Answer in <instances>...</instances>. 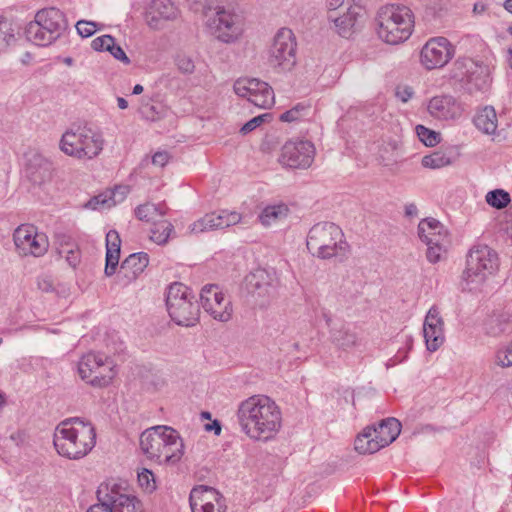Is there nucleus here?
<instances>
[{"label":"nucleus","mask_w":512,"mask_h":512,"mask_svg":"<svg viewBox=\"0 0 512 512\" xmlns=\"http://www.w3.org/2000/svg\"><path fill=\"white\" fill-rule=\"evenodd\" d=\"M204 430L206 432H213L215 435L218 436L221 434V430H222L221 423L219 420L215 419L211 423L205 424Z\"/></svg>","instance_id":"58"},{"label":"nucleus","mask_w":512,"mask_h":512,"mask_svg":"<svg viewBox=\"0 0 512 512\" xmlns=\"http://www.w3.org/2000/svg\"><path fill=\"white\" fill-rule=\"evenodd\" d=\"M465 71L464 88L469 94L484 92L489 86V70L486 65L467 58L461 62Z\"/></svg>","instance_id":"22"},{"label":"nucleus","mask_w":512,"mask_h":512,"mask_svg":"<svg viewBox=\"0 0 512 512\" xmlns=\"http://www.w3.org/2000/svg\"><path fill=\"white\" fill-rule=\"evenodd\" d=\"M13 240L19 254L39 257L44 255L49 247L48 238L38 233L32 225H21L15 229Z\"/></svg>","instance_id":"14"},{"label":"nucleus","mask_w":512,"mask_h":512,"mask_svg":"<svg viewBox=\"0 0 512 512\" xmlns=\"http://www.w3.org/2000/svg\"><path fill=\"white\" fill-rule=\"evenodd\" d=\"M77 33L83 37L88 38L92 36L97 30V23L87 20H79L76 25Z\"/></svg>","instance_id":"48"},{"label":"nucleus","mask_w":512,"mask_h":512,"mask_svg":"<svg viewBox=\"0 0 512 512\" xmlns=\"http://www.w3.org/2000/svg\"><path fill=\"white\" fill-rule=\"evenodd\" d=\"M117 104L120 109H126L128 107V102L123 97L117 98Z\"/></svg>","instance_id":"64"},{"label":"nucleus","mask_w":512,"mask_h":512,"mask_svg":"<svg viewBox=\"0 0 512 512\" xmlns=\"http://www.w3.org/2000/svg\"><path fill=\"white\" fill-rule=\"evenodd\" d=\"M166 306L171 319L181 326H194L200 309L190 289L182 283H172L167 291Z\"/></svg>","instance_id":"9"},{"label":"nucleus","mask_w":512,"mask_h":512,"mask_svg":"<svg viewBox=\"0 0 512 512\" xmlns=\"http://www.w3.org/2000/svg\"><path fill=\"white\" fill-rule=\"evenodd\" d=\"M117 375V367L114 361L105 355V360L100 363L95 376L89 384H109Z\"/></svg>","instance_id":"36"},{"label":"nucleus","mask_w":512,"mask_h":512,"mask_svg":"<svg viewBox=\"0 0 512 512\" xmlns=\"http://www.w3.org/2000/svg\"><path fill=\"white\" fill-rule=\"evenodd\" d=\"M105 360V354L103 353H96L93 351H90L86 354H84L77 365V370L80 378L82 380L92 379L98 368L100 363Z\"/></svg>","instance_id":"32"},{"label":"nucleus","mask_w":512,"mask_h":512,"mask_svg":"<svg viewBox=\"0 0 512 512\" xmlns=\"http://www.w3.org/2000/svg\"><path fill=\"white\" fill-rule=\"evenodd\" d=\"M137 480L140 488L146 493H152L156 490V479L153 472L149 469L143 468L138 472Z\"/></svg>","instance_id":"44"},{"label":"nucleus","mask_w":512,"mask_h":512,"mask_svg":"<svg viewBox=\"0 0 512 512\" xmlns=\"http://www.w3.org/2000/svg\"><path fill=\"white\" fill-rule=\"evenodd\" d=\"M423 334L429 351L438 350L445 341L444 320L437 306H432L424 319Z\"/></svg>","instance_id":"19"},{"label":"nucleus","mask_w":512,"mask_h":512,"mask_svg":"<svg viewBox=\"0 0 512 512\" xmlns=\"http://www.w3.org/2000/svg\"><path fill=\"white\" fill-rule=\"evenodd\" d=\"M474 125L481 132L491 135L497 129V115L492 106H486L480 110L474 117Z\"/></svg>","instance_id":"33"},{"label":"nucleus","mask_w":512,"mask_h":512,"mask_svg":"<svg viewBox=\"0 0 512 512\" xmlns=\"http://www.w3.org/2000/svg\"><path fill=\"white\" fill-rule=\"evenodd\" d=\"M108 52L117 60L121 61L123 64L128 65L130 64V59L124 52V50L119 46L115 44V41L108 49Z\"/></svg>","instance_id":"54"},{"label":"nucleus","mask_w":512,"mask_h":512,"mask_svg":"<svg viewBox=\"0 0 512 512\" xmlns=\"http://www.w3.org/2000/svg\"><path fill=\"white\" fill-rule=\"evenodd\" d=\"M327 8L330 12L340 9L344 11L347 6H344V0H327Z\"/></svg>","instance_id":"59"},{"label":"nucleus","mask_w":512,"mask_h":512,"mask_svg":"<svg viewBox=\"0 0 512 512\" xmlns=\"http://www.w3.org/2000/svg\"><path fill=\"white\" fill-rule=\"evenodd\" d=\"M496 363L501 367L512 366V344L497 352Z\"/></svg>","instance_id":"52"},{"label":"nucleus","mask_w":512,"mask_h":512,"mask_svg":"<svg viewBox=\"0 0 512 512\" xmlns=\"http://www.w3.org/2000/svg\"><path fill=\"white\" fill-rule=\"evenodd\" d=\"M497 253L486 245L473 246L466 260L462 274L463 289L480 291L485 282L497 271Z\"/></svg>","instance_id":"7"},{"label":"nucleus","mask_w":512,"mask_h":512,"mask_svg":"<svg viewBox=\"0 0 512 512\" xmlns=\"http://www.w3.org/2000/svg\"><path fill=\"white\" fill-rule=\"evenodd\" d=\"M269 65L278 71H290L296 64V41L288 28L280 29L269 50Z\"/></svg>","instance_id":"11"},{"label":"nucleus","mask_w":512,"mask_h":512,"mask_svg":"<svg viewBox=\"0 0 512 512\" xmlns=\"http://www.w3.org/2000/svg\"><path fill=\"white\" fill-rule=\"evenodd\" d=\"M152 371L150 368L143 365H134L130 368L127 380L130 382H145L150 381Z\"/></svg>","instance_id":"47"},{"label":"nucleus","mask_w":512,"mask_h":512,"mask_svg":"<svg viewBox=\"0 0 512 512\" xmlns=\"http://www.w3.org/2000/svg\"><path fill=\"white\" fill-rule=\"evenodd\" d=\"M428 112L439 120H454L462 115L463 108L453 96L440 95L429 101Z\"/></svg>","instance_id":"24"},{"label":"nucleus","mask_w":512,"mask_h":512,"mask_svg":"<svg viewBox=\"0 0 512 512\" xmlns=\"http://www.w3.org/2000/svg\"><path fill=\"white\" fill-rule=\"evenodd\" d=\"M169 158H170V156L166 151H159L153 155L152 163L154 165L163 167L168 163Z\"/></svg>","instance_id":"56"},{"label":"nucleus","mask_w":512,"mask_h":512,"mask_svg":"<svg viewBox=\"0 0 512 512\" xmlns=\"http://www.w3.org/2000/svg\"><path fill=\"white\" fill-rule=\"evenodd\" d=\"M164 431H167L168 435H166V442L157 463L173 465L181 460L184 454V443L175 429L168 426L164 428Z\"/></svg>","instance_id":"26"},{"label":"nucleus","mask_w":512,"mask_h":512,"mask_svg":"<svg viewBox=\"0 0 512 512\" xmlns=\"http://www.w3.org/2000/svg\"><path fill=\"white\" fill-rule=\"evenodd\" d=\"M427 246H433V247H445L447 248L449 240L447 232L444 230V227L440 231L437 232L433 237L429 238L427 241L424 242Z\"/></svg>","instance_id":"50"},{"label":"nucleus","mask_w":512,"mask_h":512,"mask_svg":"<svg viewBox=\"0 0 512 512\" xmlns=\"http://www.w3.org/2000/svg\"><path fill=\"white\" fill-rule=\"evenodd\" d=\"M129 191V186H116L113 190H108L90 199L86 203L85 207L93 210L110 208L112 206H115L117 203L122 202L129 193Z\"/></svg>","instance_id":"27"},{"label":"nucleus","mask_w":512,"mask_h":512,"mask_svg":"<svg viewBox=\"0 0 512 512\" xmlns=\"http://www.w3.org/2000/svg\"><path fill=\"white\" fill-rule=\"evenodd\" d=\"M423 167L429 169H440L449 166L452 161L451 158L444 152L436 151L422 158Z\"/></svg>","instance_id":"40"},{"label":"nucleus","mask_w":512,"mask_h":512,"mask_svg":"<svg viewBox=\"0 0 512 512\" xmlns=\"http://www.w3.org/2000/svg\"><path fill=\"white\" fill-rule=\"evenodd\" d=\"M485 199L490 206L496 209L505 208L511 201L509 193L502 189H495L488 192Z\"/></svg>","instance_id":"42"},{"label":"nucleus","mask_w":512,"mask_h":512,"mask_svg":"<svg viewBox=\"0 0 512 512\" xmlns=\"http://www.w3.org/2000/svg\"><path fill=\"white\" fill-rule=\"evenodd\" d=\"M226 210L219 213H209L189 226L191 233L198 234L206 231L224 229L229 227L226 217Z\"/></svg>","instance_id":"30"},{"label":"nucleus","mask_w":512,"mask_h":512,"mask_svg":"<svg viewBox=\"0 0 512 512\" xmlns=\"http://www.w3.org/2000/svg\"><path fill=\"white\" fill-rule=\"evenodd\" d=\"M152 224L150 239L158 245L166 244L171 233L174 231L172 223L168 220L160 219Z\"/></svg>","instance_id":"37"},{"label":"nucleus","mask_w":512,"mask_h":512,"mask_svg":"<svg viewBox=\"0 0 512 512\" xmlns=\"http://www.w3.org/2000/svg\"><path fill=\"white\" fill-rule=\"evenodd\" d=\"M121 239L116 230L106 234V265L104 273L110 277L115 273L120 258Z\"/></svg>","instance_id":"28"},{"label":"nucleus","mask_w":512,"mask_h":512,"mask_svg":"<svg viewBox=\"0 0 512 512\" xmlns=\"http://www.w3.org/2000/svg\"><path fill=\"white\" fill-rule=\"evenodd\" d=\"M226 217L228 226L235 225L241 221V215L235 211H227L226 210Z\"/></svg>","instance_id":"60"},{"label":"nucleus","mask_w":512,"mask_h":512,"mask_svg":"<svg viewBox=\"0 0 512 512\" xmlns=\"http://www.w3.org/2000/svg\"><path fill=\"white\" fill-rule=\"evenodd\" d=\"M315 147L310 141H288L282 147L280 162L291 168L306 169L314 161Z\"/></svg>","instance_id":"15"},{"label":"nucleus","mask_w":512,"mask_h":512,"mask_svg":"<svg viewBox=\"0 0 512 512\" xmlns=\"http://www.w3.org/2000/svg\"><path fill=\"white\" fill-rule=\"evenodd\" d=\"M414 95V91L412 87L408 85L397 86L395 89V96L401 100L403 103L408 102L412 96Z\"/></svg>","instance_id":"55"},{"label":"nucleus","mask_w":512,"mask_h":512,"mask_svg":"<svg viewBox=\"0 0 512 512\" xmlns=\"http://www.w3.org/2000/svg\"><path fill=\"white\" fill-rule=\"evenodd\" d=\"M167 208L164 204L145 203L135 210L136 217L141 221L154 223L166 215Z\"/></svg>","instance_id":"34"},{"label":"nucleus","mask_w":512,"mask_h":512,"mask_svg":"<svg viewBox=\"0 0 512 512\" xmlns=\"http://www.w3.org/2000/svg\"><path fill=\"white\" fill-rule=\"evenodd\" d=\"M418 213L417 206L413 203L408 204L405 206V214L406 216L413 217L416 216Z\"/></svg>","instance_id":"62"},{"label":"nucleus","mask_w":512,"mask_h":512,"mask_svg":"<svg viewBox=\"0 0 512 512\" xmlns=\"http://www.w3.org/2000/svg\"><path fill=\"white\" fill-rule=\"evenodd\" d=\"M288 213V207L284 204L266 207L259 218L264 226H270L277 221L285 218Z\"/></svg>","instance_id":"38"},{"label":"nucleus","mask_w":512,"mask_h":512,"mask_svg":"<svg viewBox=\"0 0 512 512\" xmlns=\"http://www.w3.org/2000/svg\"><path fill=\"white\" fill-rule=\"evenodd\" d=\"M233 89L239 97L247 98L259 108H271L275 102L272 87L257 78H239L235 81Z\"/></svg>","instance_id":"12"},{"label":"nucleus","mask_w":512,"mask_h":512,"mask_svg":"<svg viewBox=\"0 0 512 512\" xmlns=\"http://www.w3.org/2000/svg\"><path fill=\"white\" fill-rule=\"evenodd\" d=\"M155 113V107L153 105H147L142 110V114L144 115V117L151 121H155L157 119Z\"/></svg>","instance_id":"61"},{"label":"nucleus","mask_w":512,"mask_h":512,"mask_svg":"<svg viewBox=\"0 0 512 512\" xmlns=\"http://www.w3.org/2000/svg\"><path fill=\"white\" fill-rule=\"evenodd\" d=\"M178 9L170 0H153L146 13V22L154 30L163 27V21L173 20L177 17Z\"/></svg>","instance_id":"25"},{"label":"nucleus","mask_w":512,"mask_h":512,"mask_svg":"<svg viewBox=\"0 0 512 512\" xmlns=\"http://www.w3.org/2000/svg\"><path fill=\"white\" fill-rule=\"evenodd\" d=\"M245 287L255 304L267 305L274 294L272 276L264 269H256L245 277Z\"/></svg>","instance_id":"18"},{"label":"nucleus","mask_w":512,"mask_h":512,"mask_svg":"<svg viewBox=\"0 0 512 512\" xmlns=\"http://www.w3.org/2000/svg\"><path fill=\"white\" fill-rule=\"evenodd\" d=\"M98 503L87 512H142L140 500L132 493L125 482L110 479L97 489Z\"/></svg>","instance_id":"6"},{"label":"nucleus","mask_w":512,"mask_h":512,"mask_svg":"<svg viewBox=\"0 0 512 512\" xmlns=\"http://www.w3.org/2000/svg\"><path fill=\"white\" fill-rule=\"evenodd\" d=\"M105 140L100 131L90 127L67 130L61 136L59 149L67 156L78 160H92L100 155Z\"/></svg>","instance_id":"8"},{"label":"nucleus","mask_w":512,"mask_h":512,"mask_svg":"<svg viewBox=\"0 0 512 512\" xmlns=\"http://www.w3.org/2000/svg\"><path fill=\"white\" fill-rule=\"evenodd\" d=\"M178 67L185 73H191L194 70L193 62L188 58H180L178 60Z\"/></svg>","instance_id":"57"},{"label":"nucleus","mask_w":512,"mask_h":512,"mask_svg":"<svg viewBox=\"0 0 512 512\" xmlns=\"http://www.w3.org/2000/svg\"><path fill=\"white\" fill-rule=\"evenodd\" d=\"M443 225L434 218H427L420 221L418 225L419 238L425 242L442 229Z\"/></svg>","instance_id":"41"},{"label":"nucleus","mask_w":512,"mask_h":512,"mask_svg":"<svg viewBox=\"0 0 512 512\" xmlns=\"http://www.w3.org/2000/svg\"><path fill=\"white\" fill-rule=\"evenodd\" d=\"M69 27L66 15L55 7L36 12L34 20L25 28L28 41L38 46H49L61 38Z\"/></svg>","instance_id":"5"},{"label":"nucleus","mask_w":512,"mask_h":512,"mask_svg":"<svg viewBox=\"0 0 512 512\" xmlns=\"http://www.w3.org/2000/svg\"><path fill=\"white\" fill-rule=\"evenodd\" d=\"M192 512H225L222 497L213 489L200 486L190 493Z\"/></svg>","instance_id":"21"},{"label":"nucleus","mask_w":512,"mask_h":512,"mask_svg":"<svg viewBox=\"0 0 512 512\" xmlns=\"http://www.w3.org/2000/svg\"><path fill=\"white\" fill-rule=\"evenodd\" d=\"M236 417L240 430L252 441L267 443L282 429V410L266 395H253L241 401Z\"/></svg>","instance_id":"1"},{"label":"nucleus","mask_w":512,"mask_h":512,"mask_svg":"<svg viewBox=\"0 0 512 512\" xmlns=\"http://www.w3.org/2000/svg\"><path fill=\"white\" fill-rule=\"evenodd\" d=\"M401 431L396 418L383 419L377 426L367 427L355 439V450L361 454H373L391 444Z\"/></svg>","instance_id":"10"},{"label":"nucleus","mask_w":512,"mask_h":512,"mask_svg":"<svg viewBox=\"0 0 512 512\" xmlns=\"http://www.w3.org/2000/svg\"><path fill=\"white\" fill-rule=\"evenodd\" d=\"M322 317H323L327 327L329 328V330L331 329V327H338L339 326V325H335L333 323L332 317H331V315L328 312H323L322 313Z\"/></svg>","instance_id":"63"},{"label":"nucleus","mask_w":512,"mask_h":512,"mask_svg":"<svg viewBox=\"0 0 512 512\" xmlns=\"http://www.w3.org/2000/svg\"><path fill=\"white\" fill-rule=\"evenodd\" d=\"M53 443L59 455L78 460L86 456L96 444V430L90 421L71 417L55 428Z\"/></svg>","instance_id":"2"},{"label":"nucleus","mask_w":512,"mask_h":512,"mask_svg":"<svg viewBox=\"0 0 512 512\" xmlns=\"http://www.w3.org/2000/svg\"><path fill=\"white\" fill-rule=\"evenodd\" d=\"M215 10L216 15L209 20V26L216 37L225 43H231L238 39L242 33L238 15L221 6L216 7Z\"/></svg>","instance_id":"17"},{"label":"nucleus","mask_w":512,"mask_h":512,"mask_svg":"<svg viewBox=\"0 0 512 512\" xmlns=\"http://www.w3.org/2000/svg\"><path fill=\"white\" fill-rule=\"evenodd\" d=\"M270 117H271V115L268 113L258 115L256 117L252 118L251 120H249L248 122H246L241 127L240 132L244 135L248 134L251 131H253L254 129H256L257 127H259L263 122L266 121L267 118H270Z\"/></svg>","instance_id":"49"},{"label":"nucleus","mask_w":512,"mask_h":512,"mask_svg":"<svg viewBox=\"0 0 512 512\" xmlns=\"http://www.w3.org/2000/svg\"><path fill=\"white\" fill-rule=\"evenodd\" d=\"M168 426H154L146 429L140 435V449L143 454L150 460L157 463L161 457L163 446L166 442L167 431L164 428Z\"/></svg>","instance_id":"23"},{"label":"nucleus","mask_w":512,"mask_h":512,"mask_svg":"<svg viewBox=\"0 0 512 512\" xmlns=\"http://www.w3.org/2000/svg\"><path fill=\"white\" fill-rule=\"evenodd\" d=\"M200 303L214 320L228 322L232 318V302L217 285L207 284L201 289Z\"/></svg>","instance_id":"13"},{"label":"nucleus","mask_w":512,"mask_h":512,"mask_svg":"<svg viewBox=\"0 0 512 512\" xmlns=\"http://www.w3.org/2000/svg\"><path fill=\"white\" fill-rule=\"evenodd\" d=\"M149 264V256L145 252H138L129 255L121 264V270L130 272L132 278L141 274Z\"/></svg>","instance_id":"35"},{"label":"nucleus","mask_w":512,"mask_h":512,"mask_svg":"<svg viewBox=\"0 0 512 512\" xmlns=\"http://www.w3.org/2000/svg\"><path fill=\"white\" fill-rule=\"evenodd\" d=\"M12 41H14L12 23L8 19L0 17V52L6 49Z\"/></svg>","instance_id":"43"},{"label":"nucleus","mask_w":512,"mask_h":512,"mask_svg":"<svg viewBox=\"0 0 512 512\" xmlns=\"http://www.w3.org/2000/svg\"><path fill=\"white\" fill-rule=\"evenodd\" d=\"M417 135L421 142H423L426 146L433 147L440 141V133L435 132L423 125H418L416 127Z\"/></svg>","instance_id":"46"},{"label":"nucleus","mask_w":512,"mask_h":512,"mask_svg":"<svg viewBox=\"0 0 512 512\" xmlns=\"http://www.w3.org/2000/svg\"><path fill=\"white\" fill-rule=\"evenodd\" d=\"M377 34L390 45H397L409 39L414 28V15L406 6L387 5L377 13Z\"/></svg>","instance_id":"4"},{"label":"nucleus","mask_w":512,"mask_h":512,"mask_svg":"<svg viewBox=\"0 0 512 512\" xmlns=\"http://www.w3.org/2000/svg\"><path fill=\"white\" fill-rule=\"evenodd\" d=\"M70 238L64 237V240L60 243L58 253L61 257H64L71 267H76L80 262V252L74 243H70Z\"/></svg>","instance_id":"39"},{"label":"nucleus","mask_w":512,"mask_h":512,"mask_svg":"<svg viewBox=\"0 0 512 512\" xmlns=\"http://www.w3.org/2000/svg\"><path fill=\"white\" fill-rule=\"evenodd\" d=\"M446 251H447V248H445V247L427 246V251H426L427 260L430 263H437L442 259L443 255L446 253Z\"/></svg>","instance_id":"53"},{"label":"nucleus","mask_w":512,"mask_h":512,"mask_svg":"<svg viewBox=\"0 0 512 512\" xmlns=\"http://www.w3.org/2000/svg\"><path fill=\"white\" fill-rule=\"evenodd\" d=\"M454 49L444 37L432 38L426 42L420 53L421 64L428 70L445 66L452 58Z\"/></svg>","instance_id":"16"},{"label":"nucleus","mask_w":512,"mask_h":512,"mask_svg":"<svg viewBox=\"0 0 512 512\" xmlns=\"http://www.w3.org/2000/svg\"><path fill=\"white\" fill-rule=\"evenodd\" d=\"M310 107L304 104H297L290 110L282 113L279 119L283 122H294L301 120L308 115Z\"/></svg>","instance_id":"45"},{"label":"nucleus","mask_w":512,"mask_h":512,"mask_svg":"<svg viewBox=\"0 0 512 512\" xmlns=\"http://www.w3.org/2000/svg\"><path fill=\"white\" fill-rule=\"evenodd\" d=\"M53 163L38 152L27 155L25 174L27 179L35 186L49 183L53 177Z\"/></svg>","instance_id":"20"},{"label":"nucleus","mask_w":512,"mask_h":512,"mask_svg":"<svg viewBox=\"0 0 512 512\" xmlns=\"http://www.w3.org/2000/svg\"><path fill=\"white\" fill-rule=\"evenodd\" d=\"M329 338L335 347L343 351L355 348L359 342L357 333L344 324L338 327H331L329 330Z\"/></svg>","instance_id":"29"},{"label":"nucleus","mask_w":512,"mask_h":512,"mask_svg":"<svg viewBox=\"0 0 512 512\" xmlns=\"http://www.w3.org/2000/svg\"><path fill=\"white\" fill-rule=\"evenodd\" d=\"M306 245L309 252L320 259L334 257L343 261L349 254V244L341 228L332 222L315 224L309 230Z\"/></svg>","instance_id":"3"},{"label":"nucleus","mask_w":512,"mask_h":512,"mask_svg":"<svg viewBox=\"0 0 512 512\" xmlns=\"http://www.w3.org/2000/svg\"><path fill=\"white\" fill-rule=\"evenodd\" d=\"M114 40L111 35H102L91 42V47L95 51H108Z\"/></svg>","instance_id":"51"},{"label":"nucleus","mask_w":512,"mask_h":512,"mask_svg":"<svg viewBox=\"0 0 512 512\" xmlns=\"http://www.w3.org/2000/svg\"><path fill=\"white\" fill-rule=\"evenodd\" d=\"M358 7L348 6L342 11V15L333 16L329 15V19H331L336 27L337 33L344 38H348L352 35L353 29L358 21Z\"/></svg>","instance_id":"31"}]
</instances>
